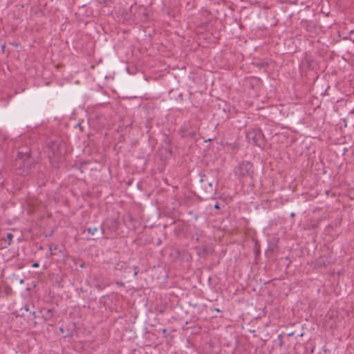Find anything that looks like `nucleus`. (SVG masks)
Returning a JSON list of instances; mask_svg holds the SVG:
<instances>
[{
    "label": "nucleus",
    "mask_w": 354,
    "mask_h": 354,
    "mask_svg": "<svg viewBox=\"0 0 354 354\" xmlns=\"http://www.w3.org/2000/svg\"><path fill=\"white\" fill-rule=\"evenodd\" d=\"M210 172L200 174V183L205 199L215 198L218 182L209 175Z\"/></svg>",
    "instance_id": "1"
},
{
    "label": "nucleus",
    "mask_w": 354,
    "mask_h": 354,
    "mask_svg": "<svg viewBox=\"0 0 354 354\" xmlns=\"http://www.w3.org/2000/svg\"><path fill=\"white\" fill-rule=\"evenodd\" d=\"M48 157L55 161H61L66 153L65 144L59 140H53L48 143Z\"/></svg>",
    "instance_id": "2"
},
{
    "label": "nucleus",
    "mask_w": 354,
    "mask_h": 354,
    "mask_svg": "<svg viewBox=\"0 0 354 354\" xmlns=\"http://www.w3.org/2000/svg\"><path fill=\"white\" fill-rule=\"evenodd\" d=\"M35 165L36 162L31 156H26L24 159L17 160L16 170L18 174L25 176L31 174Z\"/></svg>",
    "instance_id": "3"
},
{
    "label": "nucleus",
    "mask_w": 354,
    "mask_h": 354,
    "mask_svg": "<svg viewBox=\"0 0 354 354\" xmlns=\"http://www.w3.org/2000/svg\"><path fill=\"white\" fill-rule=\"evenodd\" d=\"M199 127L196 121H189L185 123L178 130L182 138L194 139L198 133Z\"/></svg>",
    "instance_id": "4"
},
{
    "label": "nucleus",
    "mask_w": 354,
    "mask_h": 354,
    "mask_svg": "<svg viewBox=\"0 0 354 354\" xmlns=\"http://www.w3.org/2000/svg\"><path fill=\"white\" fill-rule=\"evenodd\" d=\"M234 172L239 178L246 176L252 178L253 165L249 161H243L235 168Z\"/></svg>",
    "instance_id": "5"
},
{
    "label": "nucleus",
    "mask_w": 354,
    "mask_h": 354,
    "mask_svg": "<svg viewBox=\"0 0 354 354\" xmlns=\"http://www.w3.org/2000/svg\"><path fill=\"white\" fill-rule=\"evenodd\" d=\"M247 138L255 145L263 148L265 145L264 136L260 129H253L247 133Z\"/></svg>",
    "instance_id": "6"
},
{
    "label": "nucleus",
    "mask_w": 354,
    "mask_h": 354,
    "mask_svg": "<svg viewBox=\"0 0 354 354\" xmlns=\"http://www.w3.org/2000/svg\"><path fill=\"white\" fill-rule=\"evenodd\" d=\"M86 231L93 236H100L106 234L104 227L101 224L100 225H91L86 227Z\"/></svg>",
    "instance_id": "7"
},
{
    "label": "nucleus",
    "mask_w": 354,
    "mask_h": 354,
    "mask_svg": "<svg viewBox=\"0 0 354 354\" xmlns=\"http://www.w3.org/2000/svg\"><path fill=\"white\" fill-rule=\"evenodd\" d=\"M301 28L310 34L316 33L317 26L313 21L308 19H302L300 22Z\"/></svg>",
    "instance_id": "8"
},
{
    "label": "nucleus",
    "mask_w": 354,
    "mask_h": 354,
    "mask_svg": "<svg viewBox=\"0 0 354 354\" xmlns=\"http://www.w3.org/2000/svg\"><path fill=\"white\" fill-rule=\"evenodd\" d=\"M314 268L316 269H319L324 267H326L327 265L330 263V261L328 259V257L326 256H321L317 258L314 261Z\"/></svg>",
    "instance_id": "9"
},
{
    "label": "nucleus",
    "mask_w": 354,
    "mask_h": 354,
    "mask_svg": "<svg viewBox=\"0 0 354 354\" xmlns=\"http://www.w3.org/2000/svg\"><path fill=\"white\" fill-rule=\"evenodd\" d=\"M102 225L104 227V230L107 228L109 230L115 231L118 228L119 223L115 219H109Z\"/></svg>",
    "instance_id": "10"
},
{
    "label": "nucleus",
    "mask_w": 354,
    "mask_h": 354,
    "mask_svg": "<svg viewBox=\"0 0 354 354\" xmlns=\"http://www.w3.org/2000/svg\"><path fill=\"white\" fill-rule=\"evenodd\" d=\"M30 149L28 147H22L17 152V160L24 159L25 157H30Z\"/></svg>",
    "instance_id": "11"
},
{
    "label": "nucleus",
    "mask_w": 354,
    "mask_h": 354,
    "mask_svg": "<svg viewBox=\"0 0 354 354\" xmlns=\"http://www.w3.org/2000/svg\"><path fill=\"white\" fill-rule=\"evenodd\" d=\"M32 309L29 304H26L19 310H17L15 314L16 317H25Z\"/></svg>",
    "instance_id": "12"
},
{
    "label": "nucleus",
    "mask_w": 354,
    "mask_h": 354,
    "mask_svg": "<svg viewBox=\"0 0 354 354\" xmlns=\"http://www.w3.org/2000/svg\"><path fill=\"white\" fill-rule=\"evenodd\" d=\"M24 317L27 319L28 322H31L34 326L37 325V315L36 312L35 310H31L28 314H26V316Z\"/></svg>",
    "instance_id": "13"
},
{
    "label": "nucleus",
    "mask_w": 354,
    "mask_h": 354,
    "mask_svg": "<svg viewBox=\"0 0 354 354\" xmlns=\"http://www.w3.org/2000/svg\"><path fill=\"white\" fill-rule=\"evenodd\" d=\"M95 287L98 290H102L106 287V284L98 277H94Z\"/></svg>",
    "instance_id": "14"
},
{
    "label": "nucleus",
    "mask_w": 354,
    "mask_h": 354,
    "mask_svg": "<svg viewBox=\"0 0 354 354\" xmlns=\"http://www.w3.org/2000/svg\"><path fill=\"white\" fill-rule=\"evenodd\" d=\"M196 250L197 251L198 254L200 257H205L206 255L208 254V250H207V247H202V248L196 247Z\"/></svg>",
    "instance_id": "15"
},
{
    "label": "nucleus",
    "mask_w": 354,
    "mask_h": 354,
    "mask_svg": "<svg viewBox=\"0 0 354 354\" xmlns=\"http://www.w3.org/2000/svg\"><path fill=\"white\" fill-rule=\"evenodd\" d=\"M53 317L52 309H48L45 313L42 315V318L44 321L51 320Z\"/></svg>",
    "instance_id": "16"
},
{
    "label": "nucleus",
    "mask_w": 354,
    "mask_h": 354,
    "mask_svg": "<svg viewBox=\"0 0 354 354\" xmlns=\"http://www.w3.org/2000/svg\"><path fill=\"white\" fill-rule=\"evenodd\" d=\"M126 270L128 272H131V271H133V277H136L138 273V272H139L138 268L137 266H133L132 267H131V266L127 267L126 268Z\"/></svg>",
    "instance_id": "17"
},
{
    "label": "nucleus",
    "mask_w": 354,
    "mask_h": 354,
    "mask_svg": "<svg viewBox=\"0 0 354 354\" xmlns=\"http://www.w3.org/2000/svg\"><path fill=\"white\" fill-rule=\"evenodd\" d=\"M274 343L279 347H282L283 345V334H279L277 336V339L274 340Z\"/></svg>",
    "instance_id": "18"
},
{
    "label": "nucleus",
    "mask_w": 354,
    "mask_h": 354,
    "mask_svg": "<svg viewBox=\"0 0 354 354\" xmlns=\"http://www.w3.org/2000/svg\"><path fill=\"white\" fill-rule=\"evenodd\" d=\"M6 140H7L6 136L0 132V148L1 149L4 148L3 143Z\"/></svg>",
    "instance_id": "19"
},
{
    "label": "nucleus",
    "mask_w": 354,
    "mask_h": 354,
    "mask_svg": "<svg viewBox=\"0 0 354 354\" xmlns=\"http://www.w3.org/2000/svg\"><path fill=\"white\" fill-rule=\"evenodd\" d=\"M139 12L143 15L145 19H147L148 17V13L147 12L145 8L140 7Z\"/></svg>",
    "instance_id": "20"
},
{
    "label": "nucleus",
    "mask_w": 354,
    "mask_h": 354,
    "mask_svg": "<svg viewBox=\"0 0 354 354\" xmlns=\"http://www.w3.org/2000/svg\"><path fill=\"white\" fill-rule=\"evenodd\" d=\"M13 236H14L13 234L10 232H8L6 234V238L9 241V242L8 243L9 245L11 244V241H12Z\"/></svg>",
    "instance_id": "21"
},
{
    "label": "nucleus",
    "mask_w": 354,
    "mask_h": 354,
    "mask_svg": "<svg viewBox=\"0 0 354 354\" xmlns=\"http://www.w3.org/2000/svg\"><path fill=\"white\" fill-rule=\"evenodd\" d=\"M184 201V204L186 205H189V203L192 201V197L189 196H185Z\"/></svg>",
    "instance_id": "22"
},
{
    "label": "nucleus",
    "mask_w": 354,
    "mask_h": 354,
    "mask_svg": "<svg viewBox=\"0 0 354 354\" xmlns=\"http://www.w3.org/2000/svg\"><path fill=\"white\" fill-rule=\"evenodd\" d=\"M3 181H4V180H3V177L2 174L0 173V184H1V185H3Z\"/></svg>",
    "instance_id": "23"
},
{
    "label": "nucleus",
    "mask_w": 354,
    "mask_h": 354,
    "mask_svg": "<svg viewBox=\"0 0 354 354\" xmlns=\"http://www.w3.org/2000/svg\"><path fill=\"white\" fill-rule=\"evenodd\" d=\"M214 209H220V208H221V207H220V205H219V204H218V203H215V205H214Z\"/></svg>",
    "instance_id": "24"
},
{
    "label": "nucleus",
    "mask_w": 354,
    "mask_h": 354,
    "mask_svg": "<svg viewBox=\"0 0 354 354\" xmlns=\"http://www.w3.org/2000/svg\"><path fill=\"white\" fill-rule=\"evenodd\" d=\"M39 266V263H37V262H35V263H34L32 265V268H38Z\"/></svg>",
    "instance_id": "25"
},
{
    "label": "nucleus",
    "mask_w": 354,
    "mask_h": 354,
    "mask_svg": "<svg viewBox=\"0 0 354 354\" xmlns=\"http://www.w3.org/2000/svg\"><path fill=\"white\" fill-rule=\"evenodd\" d=\"M295 216V214L294 212H292L290 214V217H294Z\"/></svg>",
    "instance_id": "26"
},
{
    "label": "nucleus",
    "mask_w": 354,
    "mask_h": 354,
    "mask_svg": "<svg viewBox=\"0 0 354 354\" xmlns=\"http://www.w3.org/2000/svg\"><path fill=\"white\" fill-rule=\"evenodd\" d=\"M59 330L62 332V333H64V328L62 327L59 328Z\"/></svg>",
    "instance_id": "27"
},
{
    "label": "nucleus",
    "mask_w": 354,
    "mask_h": 354,
    "mask_svg": "<svg viewBox=\"0 0 354 354\" xmlns=\"http://www.w3.org/2000/svg\"><path fill=\"white\" fill-rule=\"evenodd\" d=\"M292 335H293V333H288V337L292 336Z\"/></svg>",
    "instance_id": "28"
},
{
    "label": "nucleus",
    "mask_w": 354,
    "mask_h": 354,
    "mask_svg": "<svg viewBox=\"0 0 354 354\" xmlns=\"http://www.w3.org/2000/svg\"><path fill=\"white\" fill-rule=\"evenodd\" d=\"M80 268H84V264H83V263H82V264H80Z\"/></svg>",
    "instance_id": "29"
},
{
    "label": "nucleus",
    "mask_w": 354,
    "mask_h": 354,
    "mask_svg": "<svg viewBox=\"0 0 354 354\" xmlns=\"http://www.w3.org/2000/svg\"><path fill=\"white\" fill-rule=\"evenodd\" d=\"M118 286H123L122 283H118Z\"/></svg>",
    "instance_id": "30"
},
{
    "label": "nucleus",
    "mask_w": 354,
    "mask_h": 354,
    "mask_svg": "<svg viewBox=\"0 0 354 354\" xmlns=\"http://www.w3.org/2000/svg\"><path fill=\"white\" fill-rule=\"evenodd\" d=\"M118 286H123L122 283H118Z\"/></svg>",
    "instance_id": "31"
},
{
    "label": "nucleus",
    "mask_w": 354,
    "mask_h": 354,
    "mask_svg": "<svg viewBox=\"0 0 354 354\" xmlns=\"http://www.w3.org/2000/svg\"><path fill=\"white\" fill-rule=\"evenodd\" d=\"M57 245H55V246L54 247L53 250H57Z\"/></svg>",
    "instance_id": "32"
},
{
    "label": "nucleus",
    "mask_w": 354,
    "mask_h": 354,
    "mask_svg": "<svg viewBox=\"0 0 354 354\" xmlns=\"http://www.w3.org/2000/svg\"><path fill=\"white\" fill-rule=\"evenodd\" d=\"M211 140H212V139H211V138H209V139H208V140H205V142H207V141H211Z\"/></svg>",
    "instance_id": "33"
},
{
    "label": "nucleus",
    "mask_w": 354,
    "mask_h": 354,
    "mask_svg": "<svg viewBox=\"0 0 354 354\" xmlns=\"http://www.w3.org/2000/svg\"><path fill=\"white\" fill-rule=\"evenodd\" d=\"M216 311H220L218 308H215Z\"/></svg>",
    "instance_id": "34"
},
{
    "label": "nucleus",
    "mask_w": 354,
    "mask_h": 354,
    "mask_svg": "<svg viewBox=\"0 0 354 354\" xmlns=\"http://www.w3.org/2000/svg\"><path fill=\"white\" fill-rule=\"evenodd\" d=\"M291 3H295L296 1H290Z\"/></svg>",
    "instance_id": "35"
},
{
    "label": "nucleus",
    "mask_w": 354,
    "mask_h": 354,
    "mask_svg": "<svg viewBox=\"0 0 354 354\" xmlns=\"http://www.w3.org/2000/svg\"><path fill=\"white\" fill-rule=\"evenodd\" d=\"M1 48H2V49H4L5 46H4V45H3V46H1Z\"/></svg>",
    "instance_id": "36"
},
{
    "label": "nucleus",
    "mask_w": 354,
    "mask_h": 354,
    "mask_svg": "<svg viewBox=\"0 0 354 354\" xmlns=\"http://www.w3.org/2000/svg\"><path fill=\"white\" fill-rule=\"evenodd\" d=\"M88 239H91V238H88ZM92 240H94L95 238H91Z\"/></svg>",
    "instance_id": "37"
}]
</instances>
